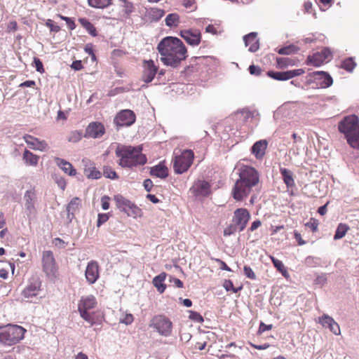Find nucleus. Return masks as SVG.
I'll list each match as a JSON object with an SVG mask.
<instances>
[{"label": "nucleus", "mask_w": 359, "mask_h": 359, "mask_svg": "<svg viewBox=\"0 0 359 359\" xmlns=\"http://www.w3.org/2000/svg\"><path fill=\"white\" fill-rule=\"evenodd\" d=\"M143 185H144V189L147 191H151V190L154 186L153 182L150 179H146L143 182Z\"/></svg>", "instance_id": "338daca9"}, {"label": "nucleus", "mask_w": 359, "mask_h": 359, "mask_svg": "<svg viewBox=\"0 0 359 359\" xmlns=\"http://www.w3.org/2000/svg\"><path fill=\"white\" fill-rule=\"evenodd\" d=\"M157 50L161 55V61L165 66L173 68L179 67L188 57L187 49L183 42L174 36H166L158 44Z\"/></svg>", "instance_id": "f257e3e1"}, {"label": "nucleus", "mask_w": 359, "mask_h": 359, "mask_svg": "<svg viewBox=\"0 0 359 359\" xmlns=\"http://www.w3.org/2000/svg\"><path fill=\"white\" fill-rule=\"evenodd\" d=\"M55 182L57 186L62 189L65 190L66 188L67 182L65 178L62 177H56Z\"/></svg>", "instance_id": "052dcab7"}, {"label": "nucleus", "mask_w": 359, "mask_h": 359, "mask_svg": "<svg viewBox=\"0 0 359 359\" xmlns=\"http://www.w3.org/2000/svg\"><path fill=\"white\" fill-rule=\"evenodd\" d=\"M136 116L130 109H123L118 112L114 119L118 126H130L135 121Z\"/></svg>", "instance_id": "9b49d317"}, {"label": "nucleus", "mask_w": 359, "mask_h": 359, "mask_svg": "<svg viewBox=\"0 0 359 359\" xmlns=\"http://www.w3.org/2000/svg\"><path fill=\"white\" fill-rule=\"evenodd\" d=\"M194 159V153L191 149L184 150L180 155L175 156L172 162L176 174L186 172L191 166Z\"/></svg>", "instance_id": "0eeeda50"}, {"label": "nucleus", "mask_w": 359, "mask_h": 359, "mask_svg": "<svg viewBox=\"0 0 359 359\" xmlns=\"http://www.w3.org/2000/svg\"><path fill=\"white\" fill-rule=\"evenodd\" d=\"M90 6L95 8H106L113 4V0H88Z\"/></svg>", "instance_id": "72a5a7b5"}, {"label": "nucleus", "mask_w": 359, "mask_h": 359, "mask_svg": "<svg viewBox=\"0 0 359 359\" xmlns=\"http://www.w3.org/2000/svg\"><path fill=\"white\" fill-rule=\"evenodd\" d=\"M215 262H217L219 264V268L222 270L231 271V269L226 265V264L219 259H215Z\"/></svg>", "instance_id": "0e129e2a"}, {"label": "nucleus", "mask_w": 359, "mask_h": 359, "mask_svg": "<svg viewBox=\"0 0 359 359\" xmlns=\"http://www.w3.org/2000/svg\"><path fill=\"white\" fill-rule=\"evenodd\" d=\"M110 198L107 196H104L101 198L102 208L103 210H108L109 208Z\"/></svg>", "instance_id": "680f3d73"}, {"label": "nucleus", "mask_w": 359, "mask_h": 359, "mask_svg": "<svg viewBox=\"0 0 359 359\" xmlns=\"http://www.w3.org/2000/svg\"><path fill=\"white\" fill-rule=\"evenodd\" d=\"M262 225V222L259 219H257L255 221H254L252 224H251V226L249 228V231H255L257 229H258L259 226H261Z\"/></svg>", "instance_id": "774afa93"}, {"label": "nucleus", "mask_w": 359, "mask_h": 359, "mask_svg": "<svg viewBox=\"0 0 359 359\" xmlns=\"http://www.w3.org/2000/svg\"><path fill=\"white\" fill-rule=\"evenodd\" d=\"M81 25L93 36L97 35L96 28L88 19L81 18L79 19Z\"/></svg>", "instance_id": "2f4dec72"}, {"label": "nucleus", "mask_w": 359, "mask_h": 359, "mask_svg": "<svg viewBox=\"0 0 359 359\" xmlns=\"http://www.w3.org/2000/svg\"><path fill=\"white\" fill-rule=\"evenodd\" d=\"M118 164L123 168H133L147 163L146 155L142 154V146L119 145L115 150Z\"/></svg>", "instance_id": "7ed1b4c3"}, {"label": "nucleus", "mask_w": 359, "mask_h": 359, "mask_svg": "<svg viewBox=\"0 0 359 359\" xmlns=\"http://www.w3.org/2000/svg\"><path fill=\"white\" fill-rule=\"evenodd\" d=\"M244 41L246 46H249V51L255 52L259 49V44L257 39V34L251 32L244 36Z\"/></svg>", "instance_id": "a878e982"}, {"label": "nucleus", "mask_w": 359, "mask_h": 359, "mask_svg": "<svg viewBox=\"0 0 359 359\" xmlns=\"http://www.w3.org/2000/svg\"><path fill=\"white\" fill-rule=\"evenodd\" d=\"M332 59V53L329 48L323 47L316 50V67L327 63Z\"/></svg>", "instance_id": "4be33fe9"}, {"label": "nucleus", "mask_w": 359, "mask_h": 359, "mask_svg": "<svg viewBox=\"0 0 359 359\" xmlns=\"http://www.w3.org/2000/svg\"><path fill=\"white\" fill-rule=\"evenodd\" d=\"M109 219V216L105 213L98 214L97 226L99 227Z\"/></svg>", "instance_id": "4d7b16f0"}, {"label": "nucleus", "mask_w": 359, "mask_h": 359, "mask_svg": "<svg viewBox=\"0 0 359 359\" xmlns=\"http://www.w3.org/2000/svg\"><path fill=\"white\" fill-rule=\"evenodd\" d=\"M338 129L352 148L359 149V119L357 116H345L339 123Z\"/></svg>", "instance_id": "20e7f679"}, {"label": "nucleus", "mask_w": 359, "mask_h": 359, "mask_svg": "<svg viewBox=\"0 0 359 359\" xmlns=\"http://www.w3.org/2000/svg\"><path fill=\"white\" fill-rule=\"evenodd\" d=\"M270 259L277 271H278L285 278H288L290 275L283 262L276 259L273 256H270Z\"/></svg>", "instance_id": "473e14b6"}, {"label": "nucleus", "mask_w": 359, "mask_h": 359, "mask_svg": "<svg viewBox=\"0 0 359 359\" xmlns=\"http://www.w3.org/2000/svg\"><path fill=\"white\" fill-rule=\"evenodd\" d=\"M298 50L297 48L294 45H290L278 49V53L280 55H290L296 53Z\"/></svg>", "instance_id": "c03bdc74"}, {"label": "nucleus", "mask_w": 359, "mask_h": 359, "mask_svg": "<svg viewBox=\"0 0 359 359\" xmlns=\"http://www.w3.org/2000/svg\"><path fill=\"white\" fill-rule=\"evenodd\" d=\"M46 25L52 32H58L60 30V26H58L57 25L54 24V22L52 20L48 19L46 21Z\"/></svg>", "instance_id": "5fc2aeb1"}, {"label": "nucleus", "mask_w": 359, "mask_h": 359, "mask_svg": "<svg viewBox=\"0 0 359 359\" xmlns=\"http://www.w3.org/2000/svg\"><path fill=\"white\" fill-rule=\"evenodd\" d=\"M348 229L349 227L348 225L342 223L339 224L336 229L334 239L338 240L342 238L346 235Z\"/></svg>", "instance_id": "58836bf2"}, {"label": "nucleus", "mask_w": 359, "mask_h": 359, "mask_svg": "<svg viewBox=\"0 0 359 359\" xmlns=\"http://www.w3.org/2000/svg\"><path fill=\"white\" fill-rule=\"evenodd\" d=\"M41 290V281L36 276L31 277L27 284L21 292V295L24 299H29L36 297Z\"/></svg>", "instance_id": "9d476101"}, {"label": "nucleus", "mask_w": 359, "mask_h": 359, "mask_svg": "<svg viewBox=\"0 0 359 359\" xmlns=\"http://www.w3.org/2000/svg\"><path fill=\"white\" fill-rule=\"evenodd\" d=\"M55 161L57 165L67 175L69 176H75L76 175V170L69 161L60 158H55Z\"/></svg>", "instance_id": "393cba45"}, {"label": "nucleus", "mask_w": 359, "mask_h": 359, "mask_svg": "<svg viewBox=\"0 0 359 359\" xmlns=\"http://www.w3.org/2000/svg\"><path fill=\"white\" fill-rule=\"evenodd\" d=\"M142 67V80L147 83L151 82L158 70V67L155 65L152 60H143Z\"/></svg>", "instance_id": "4468645a"}, {"label": "nucleus", "mask_w": 359, "mask_h": 359, "mask_svg": "<svg viewBox=\"0 0 359 359\" xmlns=\"http://www.w3.org/2000/svg\"><path fill=\"white\" fill-rule=\"evenodd\" d=\"M333 83L332 76L326 72L316 71V88H327Z\"/></svg>", "instance_id": "aec40b11"}, {"label": "nucleus", "mask_w": 359, "mask_h": 359, "mask_svg": "<svg viewBox=\"0 0 359 359\" xmlns=\"http://www.w3.org/2000/svg\"><path fill=\"white\" fill-rule=\"evenodd\" d=\"M268 142L266 140L256 142L252 147V153L257 159H261L265 154Z\"/></svg>", "instance_id": "b1692460"}, {"label": "nucleus", "mask_w": 359, "mask_h": 359, "mask_svg": "<svg viewBox=\"0 0 359 359\" xmlns=\"http://www.w3.org/2000/svg\"><path fill=\"white\" fill-rule=\"evenodd\" d=\"M114 201L117 208L122 212H125L130 208V206L133 204L131 201L124 198L121 195L114 196Z\"/></svg>", "instance_id": "c756f323"}, {"label": "nucleus", "mask_w": 359, "mask_h": 359, "mask_svg": "<svg viewBox=\"0 0 359 359\" xmlns=\"http://www.w3.org/2000/svg\"><path fill=\"white\" fill-rule=\"evenodd\" d=\"M149 326L154 327L162 336L168 337L172 334V323L164 315L154 316Z\"/></svg>", "instance_id": "6e6552de"}, {"label": "nucleus", "mask_w": 359, "mask_h": 359, "mask_svg": "<svg viewBox=\"0 0 359 359\" xmlns=\"http://www.w3.org/2000/svg\"><path fill=\"white\" fill-rule=\"evenodd\" d=\"M243 271H244V274L245 276L251 279V280H255L256 279V275L255 273V272L253 271V270L251 269V267H250L249 266H244L243 267Z\"/></svg>", "instance_id": "8fccbe9b"}, {"label": "nucleus", "mask_w": 359, "mask_h": 359, "mask_svg": "<svg viewBox=\"0 0 359 359\" xmlns=\"http://www.w3.org/2000/svg\"><path fill=\"white\" fill-rule=\"evenodd\" d=\"M39 156L34 154L27 149H25L22 154V160L28 166H36L39 161Z\"/></svg>", "instance_id": "bb28decb"}, {"label": "nucleus", "mask_w": 359, "mask_h": 359, "mask_svg": "<svg viewBox=\"0 0 359 359\" xmlns=\"http://www.w3.org/2000/svg\"><path fill=\"white\" fill-rule=\"evenodd\" d=\"M71 67L74 70H81L83 68L81 60H75L72 62Z\"/></svg>", "instance_id": "69168bd1"}, {"label": "nucleus", "mask_w": 359, "mask_h": 359, "mask_svg": "<svg viewBox=\"0 0 359 359\" xmlns=\"http://www.w3.org/2000/svg\"><path fill=\"white\" fill-rule=\"evenodd\" d=\"M180 36L189 45L192 46H198L201 41V33L198 29L182 30Z\"/></svg>", "instance_id": "2eb2a0df"}, {"label": "nucleus", "mask_w": 359, "mask_h": 359, "mask_svg": "<svg viewBox=\"0 0 359 359\" xmlns=\"http://www.w3.org/2000/svg\"><path fill=\"white\" fill-rule=\"evenodd\" d=\"M237 231H238V226L234 223L231 224L224 229V236H229L235 233Z\"/></svg>", "instance_id": "de8ad7c7"}, {"label": "nucleus", "mask_w": 359, "mask_h": 359, "mask_svg": "<svg viewBox=\"0 0 359 359\" xmlns=\"http://www.w3.org/2000/svg\"><path fill=\"white\" fill-rule=\"evenodd\" d=\"M248 344L252 346V348H255V349H257V350H265L266 348H268L270 345L268 343H265L264 344H262V345H257V344H255L252 342H248Z\"/></svg>", "instance_id": "e2e57ef3"}, {"label": "nucleus", "mask_w": 359, "mask_h": 359, "mask_svg": "<svg viewBox=\"0 0 359 359\" xmlns=\"http://www.w3.org/2000/svg\"><path fill=\"white\" fill-rule=\"evenodd\" d=\"M166 276V273L162 272L159 275L155 276L152 280L154 286L156 288L157 291L161 294L163 293L166 289V285L164 283Z\"/></svg>", "instance_id": "cd10ccee"}, {"label": "nucleus", "mask_w": 359, "mask_h": 359, "mask_svg": "<svg viewBox=\"0 0 359 359\" xmlns=\"http://www.w3.org/2000/svg\"><path fill=\"white\" fill-rule=\"evenodd\" d=\"M250 219V214L246 208H238L233 212L232 222L238 226V231H243Z\"/></svg>", "instance_id": "f8f14e48"}, {"label": "nucleus", "mask_w": 359, "mask_h": 359, "mask_svg": "<svg viewBox=\"0 0 359 359\" xmlns=\"http://www.w3.org/2000/svg\"><path fill=\"white\" fill-rule=\"evenodd\" d=\"M195 196H208L210 194V184L204 180L195 182L190 189Z\"/></svg>", "instance_id": "6ab92c4d"}, {"label": "nucleus", "mask_w": 359, "mask_h": 359, "mask_svg": "<svg viewBox=\"0 0 359 359\" xmlns=\"http://www.w3.org/2000/svg\"><path fill=\"white\" fill-rule=\"evenodd\" d=\"M239 179L232 189V196L237 201H241L250 193L252 188L259 181L258 172L252 167L243 165L239 173Z\"/></svg>", "instance_id": "f03ea898"}, {"label": "nucleus", "mask_w": 359, "mask_h": 359, "mask_svg": "<svg viewBox=\"0 0 359 359\" xmlns=\"http://www.w3.org/2000/svg\"><path fill=\"white\" fill-rule=\"evenodd\" d=\"M277 66L278 68L283 69L288 66L294 65V61L288 57H278L276 59Z\"/></svg>", "instance_id": "79ce46f5"}, {"label": "nucleus", "mask_w": 359, "mask_h": 359, "mask_svg": "<svg viewBox=\"0 0 359 359\" xmlns=\"http://www.w3.org/2000/svg\"><path fill=\"white\" fill-rule=\"evenodd\" d=\"M42 269L46 276L50 278H55L57 275V266L50 250L43 252Z\"/></svg>", "instance_id": "1a4fd4ad"}, {"label": "nucleus", "mask_w": 359, "mask_h": 359, "mask_svg": "<svg viewBox=\"0 0 359 359\" xmlns=\"http://www.w3.org/2000/svg\"><path fill=\"white\" fill-rule=\"evenodd\" d=\"M81 201L79 198H73L69 203L67 210L68 212L74 213L81 206Z\"/></svg>", "instance_id": "ea45409f"}, {"label": "nucleus", "mask_w": 359, "mask_h": 359, "mask_svg": "<svg viewBox=\"0 0 359 359\" xmlns=\"http://www.w3.org/2000/svg\"><path fill=\"white\" fill-rule=\"evenodd\" d=\"M97 305V299L92 294L81 297L78 303V311L79 312L81 317L85 321L90 323V326H93L96 323V318L95 313L90 312V311L96 308Z\"/></svg>", "instance_id": "423d86ee"}, {"label": "nucleus", "mask_w": 359, "mask_h": 359, "mask_svg": "<svg viewBox=\"0 0 359 359\" xmlns=\"http://www.w3.org/2000/svg\"><path fill=\"white\" fill-rule=\"evenodd\" d=\"M57 17L60 18L62 20H65L70 30H74L76 28V24L72 18L64 16L61 14H57Z\"/></svg>", "instance_id": "09e8293b"}, {"label": "nucleus", "mask_w": 359, "mask_h": 359, "mask_svg": "<svg viewBox=\"0 0 359 359\" xmlns=\"http://www.w3.org/2000/svg\"><path fill=\"white\" fill-rule=\"evenodd\" d=\"M356 66V63L352 57L345 59L341 65V67L348 72H352Z\"/></svg>", "instance_id": "a19ab883"}, {"label": "nucleus", "mask_w": 359, "mask_h": 359, "mask_svg": "<svg viewBox=\"0 0 359 359\" xmlns=\"http://www.w3.org/2000/svg\"><path fill=\"white\" fill-rule=\"evenodd\" d=\"M189 318L198 323L203 321V316L196 311H189Z\"/></svg>", "instance_id": "603ef678"}, {"label": "nucleus", "mask_w": 359, "mask_h": 359, "mask_svg": "<svg viewBox=\"0 0 359 359\" xmlns=\"http://www.w3.org/2000/svg\"><path fill=\"white\" fill-rule=\"evenodd\" d=\"M249 72L252 75L259 76L261 74L262 69L259 67L252 65L249 67Z\"/></svg>", "instance_id": "13d9d810"}, {"label": "nucleus", "mask_w": 359, "mask_h": 359, "mask_svg": "<svg viewBox=\"0 0 359 359\" xmlns=\"http://www.w3.org/2000/svg\"><path fill=\"white\" fill-rule=\"evenodd\" d=\"M103 175L105 177L111 180H115L118 178L116 172L111 167L109 166L104 167Z\"/></svg>", "instance_id": "a18cd8bd"}, {"label": "nucleus", "mask_w": 359, "mask_h": 359, "mask_svg": "<svg viewBox=\"0 0 359 359\" xmlns=\"http://www.w3.org/2000/svg\"><path fill=\"white\" fill-rule=\"evenodd\" d=\"M105 133V127L103 123L98 121L90 123L86 128L83 137L86 138H100Z\"/></svg>", "instance_id": "ddd939ff"}, {"label": "nucleus", "mask_w": 359, "mask_h": 359, "mask_svg": "<svg viewBox=\"0 0 359 359\" xmlns=\"http://www.w3.org/2000/svg\"><path fill=\"white\" fill-rule=\"evenodd\" d=\"M223 287L226 291H232L233 293H237L242 289V287L238 288L234 287L233 282L231 280H225L223 283Z\"/></svg>", "instance_id": "49530a36"}, {"label": "nucleus", "mask_w": 359, "mask_h": 359, "mask_svg": "<svg viewBox=\"0 0 359 359\" xmlns=\"http://www.w3.org/2000/svg\"><path fill=\"white\" fill-rule=\"evenodd\" d=\"M180 23V17L177 13H170L165 18V25L168 27H177Z\"/></svg>", "instance_id": "4c0bfd02"}, {"label": "nucleus", "mask_w": 359, "mask_h": 359, "mask_svg": "<svg viewBox=\"0 0 359 359\" xmlns=\"http://www.w3.org/2000/svg\"><path fill=\"white\" fill-rule=\"evenodd\" d=\"M318 323L323 327L329 329V330L335 335H340L341 330L338 323L327 314H323L318 318Z\"/></svg>", "instance_id": "f3484780"}, {"label": "nucleus", "mask_w": 359, "mask_h": 359, "mask_svg": "<svg viewBox=\"0 0 359 359\" xmlns=\"http://www.w3.org/2000/svg\"><path fill=\"white\" fill-rule=\"evenodd\" d=\"M25 201V206L29 210L34 209V201L36 198V191L34 189H32L25 192L24 196Z\"/></svg>", "instance_id": "7c9ffc66"}, {"label": "nucleus", "mask_w": 359, "mask_h": 359, "mask_svg": "<svg viewBox=\"0 0 359 359\" xmlns=\"http://www.w3.org/2000/svg\"><path fill=\"white\" fill-rule=\"evenodd\" d=\"M25 332L26 330L19 325L0 326V342L8 346L14 345L24 338Z\"/></svg>", "instance_id": "39448f33"}, {"label": "nucleus", "mask_w": 359, "mask_h": 359, "mask_svg": "<svg viewBox=\"0 0 359 359\" xmlns=\"http://www.w3.org/2000/svg\"><path fill=\"white\" fill-rule=\"evenodd\" d=\"M83 135L82 130H75L69 132L67 136V140L69 142L76 143L81 140Z\"/></svg>", "instance_id": "c9c22d12"}, {"label": "nucleus", "mask_w": 359, "mask_h": 359, "mask_svg": "<svg viewBox=\"0 0 359 359\" xmlns=\"http://www.w3.org/2000/svg\"><path fill=\"white\" fill-rule=\"evenodd\" d=\"M133 316L130 313L126 314L123 318L121 319V322L126 325H130L133 322Z\"/></svg>", "instance_id": "bf43d9fd"}, {"label": "nucleus", "mask_w": 359, "mask_h": 359, "mask_svg": "<svg viewBox=\"0 0 359 359\" xmlns=\"http://www.w3.org/2000/svg\"><path fill=\"white\" fill-rule=\"evenodd\" d=\"M126 213L128 215V216L132 217L133 218L141 217L142 216V210L133 203L130 206V208H128V210L126 212Z\"/></svg>", "instance_id": "e433bc0d"}, {"label": "nucleus", "mask_w": 359, "mask_h": 359, "mask_svg": "<svg viewBox=\"0 0 359 359\" xmlns=\"http://www.w3.org/2000/svg\"><path fill=\"white\" fill-rule=\"evenodd\" d=\"M23 140L28 147L33 150L46 151L49 149L48 144L46 141L41 140L31 135L25 134L23 136Z\"/></svg>", "instance_id": "dca6fc26"}, {"label": "nucleus", "mask_w": 359, "mask_h": 359, "mask_svg": "<svg viewBox=\"0 0 359 359\" xmlns=\"http://www.w3.org/2000/svg\"><path fill=\"white\" fill-rule=\"evenodd\" d=\"M86 278L89 284H93L100 276L99 265L96 261L88 262L86 269Z\"/></svg>", "instance_id": "412c9836"}, {"label": "nucleus", "mask_w": 359, "mask_h": 359, "mask_svg": "<svg viewBox=\"0 0 359 359\" xmlns=\"http://www.w3.org/2000/svg\"><path fill=\"white\" fill-rule=\"evenodd\" d=\"M83 173L88 179L98 180L101 178L102 173L97 169L95 163L89 159L82 160Z\"/></svg>", "instance_id": "a211bd4d"}, {"label": "nucleus", "mask_w": 359, "mask_h": 359, "mask_svg": "<svg viewBox=\"0 0 359 359\" xmlns=\"http://www.w3.org/2000/svg\"><path fill=\"white\" fill-rule=\"evenodd\" d=\"M268 75L273 79L278 81H286L287 80V72H269Z\"/></svg>", "instance_id": "37998d69"}, {"label": "nucleus", "mask_w": 359, "mask_h": 359, "mask_svg": "<svg viewBox=\"0 0 359 359\" xmlns=\"http://www.w3.org/2000/svg\"><path fill=\"white\" fill-rule=\"evenodd\" d=\"M33 62L34 64V67H35V68H36L37 72H39L40 73H43L44 72L43 65L42 62L40 60L39 58L34 57Z\"/></svg>", "instance_id": "6e6d98bb"}, {"label": "nucleus", "mask_w": 359, "mask_h": 359, "mask_svg": "<svg viewBox=\"0 0 359 359\" xmlns=\"http://www.w3.org/2000/svg\"><path fill=\"white\" fill-rule=\"evenodd\" d=\"M303 73H304V71L302 69L287 71V80H289L294 76H299V75L302 74Z\"/></svg>", "instance_id": "864d4df0"}, {"label": "nucleus", "mask_w": 359, "mask_h": 359, "mask_svg": "<svg viewBox=\"0 0 359 359\" xmlns=\"http://www.w3.org/2000/svg\"><path fill=\"white\" fill-rule=\"evenodd\" d=\"M280 172L287 187L288 189L293 187L294 186V180L293 178L292 172L287 168H280Z\"/></svg>", "instance_id": "c85d7f7f"}, {"label": "nucleus", "mask_w": 359, "mask_h": 359, "mask_svg": "<svg viewBox=\"0 0 359 359\" xmlns=\"http://www.w3.org/2000/svg\"><path fill=\"white\" fill-rule=\"evenodd\" d=\"M122 12L126 15H130L135 10L134 4L129 0H118Z\"/></svg>", "instance_id": "f704fd0d"}, {"label": "nucleus", "mask_w": 359, "mask_h": 359, "mask_svg": "<svg viewBox=\"0 0 359 359\" xmlns=\"http://www.w3.org/2000/svg\"><path fill=\"white\" fill-rule=\"evenodd\" d=\"M327 283V276L326 274H320L318 275L316 278V286L323 287Z\"/></svg>", "instance_id": "3c124183"}, {"label": "nucleus", "mask_w": 359, "mask_h": 359, "mask_svg": "<svg viewBox=\"0 0 359 359\" xmlns=\"http://www.w3.org/2000/svg\"><path fill=\"white\" fill-rule=\"evenodd\" d=\"M149 174L152 177L165 179L168 176L169 170L166 166L165 161H161L156 165L150 168Z\"/></svg>", "instance_id": "5701e85b"}]
</instances>
